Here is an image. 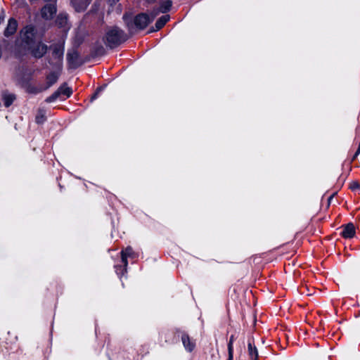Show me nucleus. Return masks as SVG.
<instances>
[{"mask_svg": "<svg viewBox=\"0 0 360 360\" xmlns=\"http://www.w3.org/2000/svg\"><path fill=\"white\" fill-rule=\"evenodd\" d=\"M1 99L4 101L5 107L8 108L11 106L13 101L16 99L14 94L10 93L8 91L5 90L1 92Z\"/></svg>", "mask_w": 360, "mask_h": 360, "instance_id": "7", "label": "nucleus"}, {"mask_svg": "<svg viewBox=\"0 0 360 360\" xmlns=\"http://www.w3.org/2000/svg\"><path fill=\"white\" fill-rule=\"evenodd\" d=\"M56 6L55 4H47L41 10V17L45 20H51L56 15Z\"/></svg>", "mask_w": 360, "mask_h": 360, "instance_id": "6", "label": "nucleus"}, {"mask_svg": "<svg viewBox=\"0 0 360 360\" xmlns=\"http://www.w3.org/2000/svg\"><path fill=\"white\" fill-rule=\"evenodd\" d=\"M45 90H46V88H45V86H35V87L30 88L29 90V92L32 93V94H37L42 92Z\"/></svg>", "mask_w": 360, "mask_h": 360, "instance_id": "25", "label": "nucleus"}, {"mask_svg": "<svg viewBox=\"0 0 360 360\" xmlns=\"http://www.w3.org/2000/svg\"><path fill=\"white\" fill-rule=\"evenodd\" d=\"M68 22V18L66 15L60 14L56 22L60 27H65Z\"/></svg>", "mask_w": 360, "mask_h": 360, "instance_id": "22", "label": "nucleus"}, {"mask_svg": "<svg viewBox=\"0 0 360 360\" xmlns=\"http://www.w3.org/2000/svg\"><path fill=\"white\" fill-rule=\"evenodd\" d=\"M18 22L14 18H10L4 30V35L8 37L15 34L17 30Z\"/></svg>", "mask_w": 360, "mask_h": 360, "instance_id": "8", "label": "nucleus"}, {"mask_svg": "<svg viewBox=\"0 0 360 360\" xmlns=\"http://www.w3.org/2000/svg\"><path fill=\"white\" fill-rule=\"evenodd\" d=\"M161 13L160 8H154L153 11L150 14V19H151V22L155 19V18Z\"/></svg>", "mask_w": 360, "mask_h": 360, "instance_id": "26", "label": "nucleus"}, {"mask_svg": "<svg viewBox=\"0 0 360 360\" xmlns=\"http://www.w3.org/2000/svg\"><path fill=\"white\" fill-rule=\"evenodd\" d=\"M333 198V195H331L328 198V202H330L331 200Z\"/></svg>", "mask_w": 360, "mask_h": 360, "instance_id": "30", "label": "nucleus"}, {"mask_svg": "<svg viewBox=\"0 0 360 360\" xmlns=\"http://www.w3.org/2000/svg\"><path fill=\"white\" fill-rule=\"evenodd\" d=\"M150 22L151 19H150L149 15L143 13L137 15L134 20L135 26L139 30L145 29Z\"/></svg>", "mask_w": 360, "mask_h": 360, "instance_id": "5", "label": "nucleus"}, {"mask_svg": "<svg viewBox=\"0 0 360 360\" xmlns=\"http://www.w3.org/2000/svg\"><path fill=\"white\" fill-rule=\"evenodd\" d=\"M34 36L35 29L32 25H27L21 31L22 44L15 51L17 57L20 58L26 54V51L22 49L30 48V45L34 44Z\"/></svg>", "mask_w": 360, "mask_h": 360, "instance_id": "1", "label": "nucleus"}, {"mask_svg": "<svg viewBox=\"0 0 360 360\" xmlns=\"http://www.w3.org/2000/svg\"><path fill=\"white\" fill-rule=\"evenodd\" d=\"M58 91L59 92L60 96H65L66 98H69L72 94V89L67 86L66 84H63L58 89Z\"/></svg>", "mask_w": 360, "mask_h": 360, "instance_id": "17", "label": "nucleus"}, {"mask_svg": "<svg viewBox=\"0 0 360 360\" xmlns=\"http://www.w3.org/2000/svg\"><path fill=\"white\" fill-rule=\"evenodd\" d=\"M47 49L48 47L46 44L39 42L35 45H30V48H26L24 51H30L34 57L40 58L44 56Z\"/></svg>", "mask_w": 360, "mask_h": 360, "instance_id": "3", "label": "nucleus"}, {"mask_svg": "<svg viewBox=\"0 0 360 360\" xmlns=\"http://www.w3.org/2000/svg\"><path fill=\"white\" fill-rule=\"evenodd\" d=\"M60 96L58 90L46 98V102L52 103Z\"/></svg>", "mask_w": 360, "mask_h": 360, "instance_id": "23", "label": "nucleus"}, {"mask_svg": "<svg viewBox=\"0 0 360 360\" xmlns=\"http://www.w3.org/2000/svg\"><path fill=\"white\" fill-rule=\"evenodd\" d=\"M248 353L249 356L252 359L257 360L258 352L256 347L254 345V342L252 340L248 341Z\"/></svg>", "mask_w": 360, "mask_h": 360, "instance_id": "15", "label": "nucleus"}, {"mask_svg": "<svg viewBox=\"0 0 360 360\" xmlns=\"http://www.w3.org/2000/svg\"><path fill=\"white\" fill-rule=\"evenodd\" d=\"M120 0H108L109 6L112 8L111 11H114V6H116L115 11L117 13H120L122 8L121 5L119 4Z\"/></svg>", "mask_w": 360, "mask_h": 360, "instance_id": "20", "label": "nucleus"}, {"mask_svg": "<svg viewBox=\"0 0 360 360\" xmlns=\"http://www.w3.org/2000/svg\"><path fill=\"white\" fill-rule=\"evenodd\" d=\"M234 340H235L234 335H232L230 337V339H229V343H228V352H229V360H233V344Z\"/></svg>", "mask_w": 360, "mask_h": 360, "instance_id": "21", "label": "nucleus"}, {"mask_svg": "<svg viewBox=\"0 0 360 360\" xmlns=\"http://www.w3.org/2000/svg\"><path fill=\"white\" fill-rule=\"evenodd\" d=\"M71 4L77 12L84 11L87 6L86 0H71Z\"/></svg>", "mask_w": 360, "mask_h": 360, "instance_id": "14", "label": "nucleus"}, {"mask_svg": "<svg viewBox=\"0 0 360 360\" xmlns=\"http://www.w3.org/2000/svg\"><path fill=\"white\" fill-rule=\"evenodd\" d=\"M181 341L186 350H187L189 352H191L194 349L195 344L193 341L191 340L190 337L187 333H182Z\"/></svg>", "mask_w": 360, "mask_h": 360, "instance_id": "9", "label": "nucleus"}, {"mask_svg": "<svg viewBox=\"0 0 360 360\" xmlns=\"http://www.w3.org/2000/svg\"><path fill=\"white\" fill-rule=\"evenodd\" d=\"M46 120V112L44 110L39 109L35 117L37 124H43Z\"/></svg>", "mask_w": 360, "mask_h": 360, "instance_id": "19", "label": "nucleus"}, {"mask_svg": "<svg viewBox=\"0 0 360 360\" xmlns=\"http://www.w3.org/2000/svg\"><path fill=\"white\" fill-rule=\"evenodd\" d=\"M98 96V92H96L93 96H92V98H91V100L93 99H95Z\"/></svg>", "mask_w": 360, "mask_h": 360, "instance_id": "29", "label": "nucleus"}, {"mask_svg": "<svg viewBox=\"0 0 360 360\" xmlns=\"http://www.w3.org/2000/svg\"><path fill=\"white\" fill-rule=\"evenodd\" d=\"M99 91H101V88L98 89L96 92H98Z\"/></svg>", "mask_w": 360, "mask_h": 360, "instance_id": "31", "label": "nucleus"}, {"mask_svg": "<svg viewBox=\"0 0 360 360\" xmlns=\"http://www.w3.org/2000/svg\"><path fill=\"white\" fill-rule=\"evenodd\" d=\"M228 360H229V358L228 359Z\"/></svg>", "mask_w": 360, "mask_h": 360, "instance_id": "32", "label": "nucleus"}, {"mask_svg": "<svg viewBox=\"0 0 360 360\" xmlns=\"http://www.w3.org/2000/svg\"><path fill=\"white\" fill-rule=\"evenodd\" d=\"M169 20V15H165L161 16L155 22V30H152L150 32L158 31L160 30Z\"/></svg>", "mask_w": 360, "mask_h": 360, "instance_id": "16", "label": "nucleus"}, {"mask_svg": "<svg viewBox=\"0 0 360 360\" xmlns=\"http://www.w3.org/2000/svg\"><path fill=\"white\" fill-rule=\"evenodd\" d=\"M127 40L123 30L117 27L110 28L105 34V43L110 48H114Z\"/></svg>", "mask_w": 360, "mask_h": 360, "instance_id": "2", "label": "nucleus"}, {"mask_svg": "<svg viewBox=\"0 0 360 360\" xmlns=\"http://www.w3.org/2000/svg\"><path fill=\"white\" fill-rule=\"evenodd\" d=\"M134 255V252L131 247H127L121 252L122 262L125 267H127L128 264L127 257H133Z\"/></svg>", "mask_w": 360, "mask_h": 360, "instance_id": "11", "label": "nucleus"}, {"mask_svg": "<svg viewBox=\"0 0 360 360\" xmlns=\"http://www.w3.org/2000/svg\"><path fill=\"white\" fill-rule=\"evenodd\" d=\"M359 187V183L357 182H352L351 184H350V188L352 189V190H354L356 188H358Z\"/></svg>", "mask_w": 360, "mask_h": 360, "instance_id": "27", "label": "nucleus"}, {"mask_svg": "<svg viewBox=\"0 0 360 360\" xmlns=\"http://www.w3.org/2000/svg\"><path fill=\"white\" fill-rule=\"evenodd\" d=\"M67 60L70 68H77L82 65L79 53L76 50H71L67 53Z\"/></svg>", "mask_w": 360, "mask_h": 360, "instance_id": "4", "label": "nucleus"}, {"mask_svg": "<svg viewBox=\"0 0 360 360\" xmlns=\"http://www.w3.org/2000/svg\"><path fill=\"white\" fill-rule=\"evenodd\" d=\"M64 49L60 46H56L53 49L52 55L53 57L58 60V62L61 65L62 60L63 57Z\"/></svg>", "mask_w": 360, "mask_h": 360, "instance_id": "12", "label": "nucleus"}, {"mask_svg": "<svg viewBox=\"0 0 360 360\" xmlns=\"http://www.w3.org/2000/svg\"><path fill=\"white\" fill-rule=\"evenodd\" d=\"M172 6V1L171 0H166L162 1L160 5V9L161 13H165L169 11Z\"/></svg>", "mask_w": 360, "mask_h": 360, "instance_id": "18", "label": "nucleus"}, {"mask_svg": "<svg viewBox=\"0 0 360 360\" xmlns=\"http://www.w3.org/2000/svg\"><path fill=\"white\" fill-rule=\"evenodd\" d=\"M60 96L58 90L46 98V102L52 103Z\"/></svg>", "mask_w": 360, "mask_h": 360, "instance_id": "24", "label": "nucleus"}, {"mask_svg": "<svg viewBox=\"0 0 360 360\" xmlns=\"http://www.w3.org/2000/svg\"><path fill=\"white\" fill-rule=\"evenodd\" d=\"M59 77V73L56 72H52L49 73L46 77V86H45V88L48 89L49 87H51L53 84H54Z\"/></svg>", "mask_w": 360, "mask_h": 360, "instance_id": "13", "label": "nucleus"}, {"mask_svg": "<svg viewBox=\"0 0 360 360\" xmlns=\"http://www.w3.org/2000/svg\"><path fill=\"white\" fill-rule=\"evenodd\" d=\"M360 153V147H358L356 153H354V156H353V160H354Z\"/></svg>", "mask_w": 360, "mask_h": 360, "instance_id": "28", "label": "nucleus"}, {"mask_svg": "<svg viewBox=\"0 0 360 360\" xmlns=\"http://www.w3.org/2000/svg\"><path fill=\"white\" fill-rule=\"evenodd\" d=\"M341 235L345 238H351L355 235V227L353 224H347L342 231Z\"/></svg>", "mask_w": 360, "mask_h": 360, "instance_id": "10", "label": "nucleus"}]
</instances>
